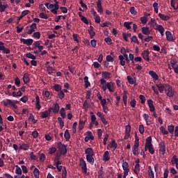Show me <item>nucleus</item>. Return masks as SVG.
Here are the masks:
<instances>
[{
	"label": "nucleus",
	"mask_w": 178,
	"mask_h": 178,
	"mask_svg": "<svg viewBox=\"0 0 178 178\" xmlns=\"http://www.w3.org/2000/svg\"><path fill=\"white\" fill-rule=\"evenodd\" d=\"M20 41L21 42H23L24 45H33V42H34V40L31 38H29V39L21 38Z\"/></svg>",
	"instance_id": "nucleus-7"
},
{
	"label": "nucleus",
	"mask_w": 178,
	"mask_h": 178,
	"mask_svg": "<svg viewBox=\"0 0 178 178\" xmlns=\"http://www.w3.org/2000/svg\"><path fill=\"white\" fill-rule=\"evenodd\" d=\"M35 108L38 109V111H40L41 109V104H40V97L36 95L35 97Z\"/></svg>",
	"instance_id": "nucleus-16"
},
{
	"label": "nucleus",
	"mask_w": 178,
	"mask_h": 178,
	"mask_svg": "<svg viewBox=\"0 0 178 178\" xmlns=\"http://www.w3.org/2000/svg\"><path fill=\"white\" fill-rule=\"evenodd\" d=\"M156 30H158V31H159L161 35H162V37H163V35H165V28H163V26L162 25H159L157 24L156 25Z\"/></svg>",
	"instance_id": "nucleus-14"
},
{
	"label": "nucleus",
	"mask_w": 178,
	"mask_h": 178,
	"mask_svg": "<svg viewBox=\"0 0 178 178\" xmlns=\"http://www.w3.org/2000/svg\"><path fill=\"white\" fill-rule=\"evenodd\" d=\"M122 169L123 170H130V169H129V163H127L124 161H123V163H122Z\"/></svg>",
	"instance_id": "nucleus-46"
},
{
	"label": "nucleus",
	"mask_w": 178,
	"mask_h": 178,
	"mask_svg": "<svg viewBox=\"0 0 178 178\" xmlns=\"http://www.w3.org/2000/svg\"><path fill=\"white\" fill-rule=\"evenodd\" d=\"M145 151H149L151 155H154L155 154V149H154V147H152V145H150L149 147L145 146Z\"/></svg>",
	"instance_id": "nucleus-17"
},
{
	"label": "nucleus",
	"mask_w": 178,
	"mask_h": 178,
	"mask_svg": "<svg viewBox=\"0 0 178 178\" xmlns=\"http://www.w3.org/2000/svg\"><path fill=\"white\" fill-rule=\"evenodd\" d=\"M29 13H30V10H25L22 11L19 18L23 19V17H24V16H26V15H29Z\"/></svg>",
	"instance_id": "nucleus-47"
},
{
	"label": "nucleus",
	"mask_w": 178,
	"mask_h": 178,
	"mask_svg": "<svg viewBox=\"0 0 178 178\" xmlns=\"http://www.w3.org/2000/svg\"><path fill=\"white\" fill-rule=\"evenodd\" d=\"M156 87L159 88V92L161 94H163V91H166V84L163 85L162 83L156 84Z\"/></svg>",
	"instance_id": "nucleus-11"
},
{
	"label": "nucleus",
	"mask_w": 178,
	"mask_h": 178,
	"mask_svg": "<svg viewBox=\"0 0 178 178\" xmlns=\"http://www.w3.org/2000/svg\"><path fill=\"white\" fill-rule=\"evenodd\" d=\"M171 162H172V163H173V164L175 163V165L178 163V159L176 158V156H173V157H172V160H171Z\"/></svg>",
	"instance_id": "nucleus-64"
},
{
	"label": "nucleus",
	"mask_w": 178,
	"mask_h": 178,
	"mask_svg": "<svg viewBox=\"0 0 178 178\" xmlns=\"http://www.w3.org/2000/svg\"><path fill=\"white\" fill-rule=\"evenodd\" d=\"M127 79L129 84L133 85V84H134V83H136V80L134 79V78L131 77V76H127Z\"/></svg>",
	"instance_id": "nucleus-40"
},
{
	"label": "nucleus",
	"mask_w": 178,
	"mask_h": 178,
	"mask_svg": "<svg viewBox=\"0 0 178 178\" xmlns=\"http://www.w3.org/2000/svg\"><path fill=\"white\" fill-rule=\"evenodd\" d=\"M109 148H111L113 152L116 151V149L118 148V143H116L115 140H112L111 143L107 145V149H109Z\"/></svg>",
	"instance_id": "nucleus-6"
},
{
	"label": "nucleus",
	"mask_w": 178,
	"mask_h": 178,
	"mask_svg": "<svg viewBox=\"0 0 178 178\" xmlns=\"http://www.w3.org/2000/svg\"><path fill=\"white\" fill-rule=\"evenodd\" d=\"M60 115L63 119H65L66 118V111H65V108H61L60 111Z\"/></svg>",
	"instance_id": "nucleus-44"
},
{
	"label": "nucleus",
	"mask_w": 178,
	"mask_h": 178,
	"mask_svg": "<svg viewBox=\"0 0 178 178\" xmlns=\"http://www.w3.org/2000/svg\"><path fill=\"white\" fill-rule=\"evenodd\" d=\"M29 148H30V146L26 143H23L19 146V149H24V151H27Z\"/></svg>",
	"instance_id": "nucleus-33"
},
{
	"label": "nucleus",
	"mask_w": 178,
	"mask_h": 178,
	"mask_svg": "<svg viewBox=\"0 0 178 178\" xmlns=\"http://www.w3.org/2000/svg\"><path fill=\"white\" fill-rule=\"evenodd\" d=\"M85 154L86 156H94V150L91 147H88L85 150Z\"/></svg>",
	"instance_id": "nucleus-21"
},
{
	"label": "nucleus",
	"mask_w": 178,
	"mask_h": 178,
	"mask_svg": "<svg viewBox=\"0 0 178 178\" xmlns=\"http://www.w3.org/2000/svg\"><path fill=\"white\" fill-rule=\"evenodd\" d=\"M55 152H56V147H53L49 149V154H50V155L55 154Z\"/></svg>",
	"instance_id": "nucleus-60"
},
{
	"label": "nucleus",
	"mask_w": 178,
	"mask_h": 178,
	"mask_svg": "<svg viewBox=\"0 0 178 178\" xmlns=\"http://www.w3.org/2000/svg\"><path fill=\"white\" fill-rule=\"evenodd\" d=\"M53 88L56 91V92H60L62 91V86L58 83L54 84Z\"/></svg>",
	"instance_id": "nucleus-29"
},
{
	"label": "nucleus",
	"mask_w": 178,
	"mask_h": 178,
	"mask_svg": "<svg viewBox=\"0 0 178 178\" xmlns=\"http://www.w3.org/2000/svg\"><path fill=\"white\" fill-rule=\"evenodd\" d=\"M151 145H152V137L149 136L146 139L145 147H149Z\"/></svg>",
	"instance_id": "nucleus-26"
},
{
	"label": "nucleus",
	"mask_w": 178,
	"mask_h": 178,
	"mask_svg": "<svg viewBox=\"0 0 178 178\" xmlns=\"http://www.w3.org/2000/svg\"><path fill=\"white\" fill-rule=\"evenodd\" d=\"M0 51H1L2 54H5L6 55H9V54H10V49L5 47V43L1 41H0Z\"/></svg>",
	"instance_id": "nucleus-2"
},
{
	"label": "nucleus",
	"mask_w": 178,
	"mask_h": 178,
	"mask_svg": "<svg viewBox=\"0 0 178 178\" xmlns=\"http://www.w3.org/2000/svg\"><path fill=\"white\" fill-rule=\"evenodd\" d=\"M168 130L170 134H173L175 133V125H169Z\"/></svg>",
	"instance_id": "nucleus-42"
},
{
	"label": "nucleus",
	"mask_w": 178,
	"mask_h": 178,
	"mask_svg": "<svg viewBox=\"0 0 178 178\" xmlns=\"http://www.w3.org/2000/svg\"><path fill=\"white\" fill-rule=\"evenodd\" d=\"M39 17H40V19H48V15L45 14L44 13H40L39 15Z\"/></svg>",
	"instance_id": "nucleus-56"
},
{
	"label": "nucleus",
	"mask_w": 178,
	"mask_h": 178,
	"mask_svg": "<svg viewBox=\"0 0 178 178\" xmlns=\"http://www.w3.org/2000/svg\"><path fill=\"white\" fill-rule=\"evenodd\" d=\"M118 58L120 60L121 66H125L126 65V61L124 60V56H123V55H120L118 56Z\"/></svg>",
	"instance_id": "nucleus-32"
},
{
	"label": "nucleus",
	"mask_w": 178,
	"mask_h": 178,
	"mask_svg": "<svg viewBox=\"0 0 178 178\" xmlns=\"http://www.w3.org/2000/svg\"><path fill=\"white\" fill-rule=\"evenodd\" d=\"M139 98L140 99L141 104H145L146 99H145V96H144V95H139Z\"/></svg>",
	"instance_id": "nucleus-61"
},
{
	"label": "nucleus",
	"mask_w": 178,
	"mask_h": 178,
	"mask_svg": "<svg viewBox=\"0 0 178 178\" xmlns=\"http://www.w3.org/2000/svg\"><path fill=\"white\" fill-rule=\"evenodd\" d=\"M159 148L162 155H163L164 154H166V144L165 143V141L161 140L159 143Z\"/></svg>",
	"instance_id": "nucleus-4"
},
{
	"label": "nucleus",
	"mask_w": 178,
	"mask_h": 178,
	"mask_svg": "<svg viewBox=\"0 0 178 178\" xmlns=\"http://www.w3.org/2000/svg\"><path fill=\"white\" fill-rule=\"evenodd\" d=\"M132 152L135 156H137L138 155V147H133Z\"/></svg>",
	"instance_id": "nucleus-58"
},
{
	"label": "nucleus",
	"mask_w": 178,
	"mask_h": 178,
	"mask_svg": "<svg viewBox=\"0 0 178 178\" xmlns=\"http://www.w3.org/2000/svg\"><path fill=\"white\" fill-rule=\"evenodd\" d=\"M57 97L59 98V99H63V98H65V92L63 90L58 92Z\"/></svg>",
	"instance_id": "nucleus-45"
},
{
	"label": "nucleus",
	"mask_w": 178,
	"mask_h": 178,
	"mask_svg": "<svg viewBox=\"0 0 178 178\" xmlns=\"http://www.w3.org/2000/svg\"><path fill=\"white\" fill-rule=\"evenodd\" d=\"M159 17H160L161 20H163V22H166L170 19L169 16L165 15L162 13H159Z\"/></svg>",
	"instance_id": "nucleus-24"
},
{
	"label": "nucleus",
	"mask_w": 178,
	"mask_h": 178,
	"mask_svg": "<svg viewBox=\"0 0 178 178\" xmlns=\"http://www.w3.org/2000/svg\"><path fill=\"white\" fill-rule=\"evenodd\" d=\"M106 59L107 62H113V60H114L113 57H112V56H111V55L106 56Z\"/></svg>",
	"instance_id": "nucleus-63"
},
{
	"label": "nucleus",
	"mask_w": 178,
	"mask_h": 178,
	"mask_svg": "<svg viewBox=\"0 0 178 178\" xmlns=\"http://www.w3.org/2000/svg\"><path fill=\"white\" fill-rule=\"evenodd\" d=\"M115 83H113V82H107L106 83V87L107 89L108 90V91H110V92H114L115 91Z\"/></svg>",
	"instance_id": "nucleus-9"
},
{
	"label": "nucleus",
	"mask_w": 178,
	"mask_h": 178,
	"mask_svg": "<svg viewBox=\"0 0 178 178\" xmlns=\"http://www.w3.org/2000/svg\"><path fill=\"white\" fill-rule=\"evenodd\" d=\"M83 80H84L86 88H88V87H90V86H91V83H90V81H88V76H86L83 78Z\"/></svg>",
	"instance_id": "nucleus-37"
},
{
	"label": "nucleus",
	"mask_w": 178,
	"mask_h": 178,
	"mask_svg": "<svg viewBox=\"0 0 178 178\" xmlns=\"http://www.w3.org/2000/svg\"><path fill=\"white\" fill-rule=\"evenodd\" d=\"M86 122H87V120H80L79 122V130H83V129H84V124H86Z\"/></svg>",
	"instance_id": "nucleus-30"
},
{
	"label": "nucleus",
	"mask_w": 178,
	"mask_h": 178,
	"mask_svg": "<svg viewBox=\"0 0 178 178\" xmlns=\"http://www.w3.org/2000/svg\"><path fill=\"white\" fill-rule=\"evenodd\" d=\"M33 175L35 178H40V170L35 168L33 170Z\"/></svg>",
	"instance_id": "nucleus-39"
},
{
	"label": "nucleus",
	"mask_w": 178,
	"mask_h": 178,
	"mask_svg": "<svg viewBox=\"0 0 178 178\" xmlns=\"http://www.w3.org/2000/svg\"><path fill=\"white\" fill-rule=\"evenodd\" d=\"M94 156H86V161L89 162L90 165H94Z\"/></svg>",
	"instance_id": "nucleus-31"
},
{
	"label": "nucleus",
	"mask_w": 178,
	"mask_h": 178,
	"mask_svg": "<svg viewBox=\"0 0 178 178\" xmlns=\"http://www.w3.org/2000/svg\"><path fill=\"white\" fill-rule=\"evenodd\" d=\"M79 165L81 167V169L83 172V173H87V163H86V161H84V159L81 158L79 160Z\"/></svg>",
	"instance_id": "nucleus-5"
},
{
	"label": "nucleus",
	"mask_w": 178,
	"mask_h": 178,
	"mask_svg": "<svg viewBox=\"0 0 178 178\" xmlns=\"http://www.w3.org/2000/svg\"><path fill=\"white\" fill-rule=\"evenodd\" d=\"M26 58H28L29 59H33V60H35V56H34L33 54H32L31 53H28L26 54Z\"/></svg>",
	"instance_id": "nucleus-49"
},
{
	"label": "nucleus",
	"mask_w": 178,
	"mask_h": 178,
	"mask_svg": "<svg viewBox=\"0 0 178 178\" xmlns=\"http://www.w3.org/2000/svg\"><path fill=\"white\" fill-rule=\"evenodd\" d=\"M144 131H145V130H144V125L143 124L139 125V133L140 134H144Z\"/></svg>",
	"instance_id": "nucleus-62"
},
{
	"label": "nucleus",
	"mask_w": 178,
	"mask_h": 178,
	"mask_svg": "<svg viewBox=\"0 0 178 178\" xmlns=\"http://www.w3.org/2000/svg\"><path fill=\"white\" fill-rule=\"evenodd\" d=\"M23 95V92H22L21 90H19L18 92H13V97H22Z\"/></svg>",
	"instance_id": "nucleus-43"
},
{
	"label": "nucleus",
	"mask_w": 178,
	"mask_h": 178,
	"mask_svg": "<svg viewBox=\"0 0 178 178\" xmlns=\"http://www.w3.org/2000/svg\"><path fill=\"white\" fill-rule=\"evenodd\" d=\"M151 30L149 27L143 26L142 28V33L143 34H145V35H149L151 34Z\"/></svg>",
	"instance_id": "nucleus-15"
},
{
	"label": "nucleus",
	"mask_w": 178,
	"mask_h": 178,
	"mask_svg": "<svg viewBox=\"0 0 178 178\" xmlns=\"http://www.w3.org/2000/svg\"><path fill=\"white\" fill-rule=\"evenodd\" d=\"M54 162L56 165H62V161H60V154H57L54 158Z\"/></svg>",
	"instance_id": "nucleus-27"
},
{
	"label": "nucleus",
	"mask_w": 178,
	"mask_h": 178,
	"mask_svg": "<svg viewBox=\"0 0 178 178\" xmlns=\"http://www.w3.org/2000/svg\"><path fill=\"white\" fill-rule=\"evenodd\" d=\"M111 76H112L111 72H102V79H104L105 80H109V79H111Z\"/></svg>",
	"instance_id": "nucleus-20"
},
{
	"label": "nucleus",
	"mask_w": 178,
	"mask_h": 178,
	"mask_svg": "<svg viewBox=\"0 0 178 178\" xmlns=\"http://www.w3.org/2000/svg\"><path fill=\"white\" fill-rule=\"evenodd\" d=\"M142 56L145 60H147V62H149V51L145 50L142 52Z\"/></svg>",
	"instance_id": "nucleus-8"
},
{
	"label": "nucleus",
	"mask_w": 178,
	"mask_h": 178,
	"mask_svg": "<svg viewBox=\"0 0 178 178\" xmlns=\"http://www.w3.org/2000/svg\"><path fill=\"white\" fill-rule=\"evenodd\" d=\"M148 174L149 178H154V171H152V168L151 166L148 167Z\"/></svg>",
	"instance_id": "nucleus-34"
},
{
	"label": "nucleus",
	"mask_w": 178,
	"mask_h": 178,
	"mask_svg": "<svg viewBox=\"0 0 178 178\" xmlns=\"http://www.w3.org/2000/svg\"><path fill=\"white\" fill-rule=\"evenodd\" d=\"M149 74L154 79V80H159V76H158V74L154 71H149Z\"/></svg>",
	"instance_id": "nucleus-22"
},
{
	"label": "nucleus",
	"mask_w": 178,
	"mask_h": 178,
	"mask_svg": "<svg viewBox=\"0 0 178 178\" xmlns=\"http://www.w3.org/2000/svg\"><path fill=\"white\" fill-rule=\"evenodd\" d=\"M30 27L31 29L28 31L27 34H33V33L35 31V29H37V24L33 23Z\"/></svg>",
	"instance_id": "nucleus-18"
},
{
	"label": "nucleus",
	"mask_w": 178,
	"mask_h": 178,
	"mask_svg": "<svg viewBox=\"0 0 178 178\" xmlns=\"http://www.w3.org/2000/svg\"><path fill=\"white\" fill-rule=\"evenodd\" d=\"M15 173L16 175H19L20 176H22V168H20V167H19V165H15Z\"/></svg>",
	"instance_id": "nucleus-48"
},
{
	"label": "nucleus",
	"mask_w": 178,
	"mask_h": 178,
	"mask_svg": "<svg viewBox=\"0 0 178 178\" xmlns=\"http://www.w3.org/2000/svg\"><path fill=\"white\" fill-rule=\"evenodd\" d=\"M153 8L154 9L155 13H158V10H159V6H158V3L154 2L153 3Z\"/></svg>",
	"instance_id": "nucleus-52"
},
{
	"label": "nucleus",
	"mask_w": 178,
	"mask_h": 178,
	"mask_svg": "<svg viewBox=\"0 0 178 178\" xmlns=\"http://www.w3.org/2000/svg\"><path fill=\"white\" fill-rule=\"evenodd\" d=\"M165 86L166 91H168L167 97H169V98H172L173 95H175V92H173V88H172V86H170V85L168 83L165 84Z\"/></svg>",
	"instance_id": "nucleus-3"
},
{
	"label": "nucleus",
	"mask_w": 178,
	"mask_h": 178,
	"mask_svg": "<svg viewBox=\"0 0 178 178\" xmlns=\"http://www.w3.org/2000/svg\"><path fill=\"white\" fill-rule=\"evenodd\" d=\"M64 137L66 141H69V140H70V134L69 133V129H66L65 131Z\"/></svg>",
	"instance_id": "nucleus-36"
},
{
	"label": "nucleus",
	"mask_w": 178,
	"mask_h": 178,
	"mask_svg": "<svg viewBox=\"0 0 178 178\" xmlns=\"http://www.w3.org/2000/svg\"><path fill=\"white\" fill-rule=\"evenodd\" d=\"M56 144L61 155H66L67 154V145L63 144L62 142H57Z\"/></svg>",
	"instance_id": "nucleus-1"
},
{
	"label": "nucleus",
	"mask_w": 178,
	"mask_h": 178,
	"mask_svg": "<svg viewBox=\"0 0 178 178\" xmlns=\"http://www.w3.org/2000/svg\"><path fill=\"white\" fill-rule=\"evenodd\" d=\"M8 8V4H2V1L0 0V12H5V9Z\"/></svg>",
	"instance_id": "nucleus-35"
},
{
	"label": "nucleus",
	"mask_w": 178,
	"mask_h": 178,
	"mask_svg": "<svg viewBox=\"0 0 178 178\" xmlns=\"http://www.w3.org/2000/svg\"><path fill=\"white\" fill-rule=\"evenodd\" d=\"M60 106H59V104L56 103L53 104V112L54 113H58V112H59V109H60Z\"/></svg>",
	"instance_id": "nucleus-25"
},
{
	"label": "nucleus",
	"mask_w": 178,
	"mask_h": 178,
	"mask_svg": "<svg viewBox=\"0 0 178 178\" xmlns=\"http://www.w3.org/2000/svg\"><path fill=\"white\" fill-rule=\"evenodd\" d=\"M109 159H111V156L109 155V152L106 151L103 155V161H104V162H108V161H109Z\"/></svg>",
	"instance_id": "nucleus-19"
},
{
	"label": "nucleus",
	"mask_w": 178,
	"mask_h": 178,
	"mask_svg": "<svg viewBox=\"0 0 178 178\" xmlns=\"http://www.w3.org/2000/svg\"><path fill=\"white\" fill-rule=\"evenodd\" d=\"M22 80L25 84H29V83H30V74L29 73H25Z\"/></svg>",
	"instance_id": "nucleus-13"
},
{
	"label": "nucleus",
	"mask_w": 178,
	"mask_h": 178,
	"mask_svg": "<svg viewBox=\"0 0 178 178\" xmlns=\"http://www.w3.org/2000/svg\"><path fill=\"white\" fill-rule=\"evenodd\" d=\"M41 114H42L41 118L42 119H45L48 118V116H49V114L48 113L47 111H44V112H42Z\"/></svg>",
	"instance_id": "nucleus-51"
},
{
	"label": "nucleus",
	"mask_w": 178,
	"mask_h": 178,
	"mask_svg": "<svg viewBox=\"0 0 178 178\" xmlns=\"http://www.w3.org/2000/svg\"><path fill=\"white\" fill-rule=\"evenodd\" d=\"M131 42H135V44H139L138 39L136 35L132 36V38H131Z\"/></svg>",
	"instance_id": "nucleus-57"
},
{
	"label": "nucleus",
	"mask_w": 178,
	"mask_h": 178,
	"mask_svg": "<svg viewBox=\"0 0 178 178\" xmlns=\"http://www.w3.org/2000/svg\"><path fill=\"white\" fill-rule=\"evenodd\" d=\"M147 104L149 108L150 112H155V106H154V102L152 101V99H148Z\"/></svg>",
	"instance_id": "nucleus-10"
},
{
	"label": "nucleus",
	"mask_w": 178,
	"mask_h": 178,
	"mask_svg": "<svg viewBox=\"0 0 178 178\" xmlns=\"http://www.w3.org/2000/svg\"><path fill=\"white\" fill-rule=\"evenodd\" d=\"M129 12L134 16H136V15H137V11H136V8H134V6L130 8Z\"/></svg>",
	"instance_id": "nucleus-54"
},
{
	"label": "nucleus",
	"mask_w": 178,
	"mask_h": 178,
	"mask_svg": "<svg viewBox=\"0 0 178 178\" xmlns=\"http://www.w3.org/2000/svg\"><path fill=\"white\" fill-rule=\"evenodd\" d=\"M140 22L143 23V24H147V22H148V18H147L145 16L140 17Z\"/></svg>",
	"instance_id": "nucleus-55"
},
{
	"label": "nucleus",
	"mask_w": 178,
	"mask_h": 178,
	"mask_svg": "<svg viewBox=\"0 0 178 178\" xmlns=\"http://www.w3.org/2000/svg\"><path fill=\"white\" fill-rule=\"evenodd\" d=\"M49 9H53L54 10H58L59 9V2H56L54 4H49Z\"/></svg>",
	"instance_id": "nucleus-23"
},
{
	"label": "nucleus",
	"mask_w": 178,
	"mask_h": 178,
	"mask_svg": "<svg viewBox=\"0 0 178 178\" xmlns=\"http://www.w3.org/2000/svg\"><path fill=\"white\" fill-rule=\"evenodd\" d=\"M135 175H138L140 173V165H136L134 170Z\"/></svg>",
	"instance_id": "nucleus-53"
},
{
	"label": "nucleus",
	"mask_w": 178,
	"mask_h": 178,
	"mask_svg": "<svg viewBox=\"0 0 178 178\" xmlns=\"http://www.w3.org/2000/svg\"><path fill=\"white\" fill-rule=\"evenodd\" d=\"M131 24H133L132 22H124V27H126V29H127V30H130V29H131Z\"/></svg>",
	"instance_id": "nucleus-38"
},
{
	"label": "nucleus",
	"mask_w": 178,
	"mask_h": 178,
	"mask_svg": "<svg viewBox=\"0 0 178 178\" xmlns=\"http://www.w3.org/2000/svg\"><path fill=\"white\" fill-rule=\"evenodd\" d=\"M160 131H161V133L164 135V136H167V134H169V131H166V129L165 128V127L161 126L160 127Z\"/></svg>",
	"instance_id": "nucleus-41"
},
{
	"label": "nucleus",
	"mask_w": 178,
	"mask_h": 178,
	"mask_svg": "<svg viewBox=\"0 0 178 178\" xmlns=\"http://www.w3.org/2000/svg\"><path fill=\"white\" fill-rule=\"evenodd\" d=\"M47 72L49 74H52V73H55L56 70L52 67H48Z\"/></svg>",
	"instance_id": "nucleus-59"
},
{
	"label": "nucleus",
	"mask_w": 178,
	"mask_h": 178,
	"mask_svg": "<svg viewBox=\"0 0 178 178\" xmlns=\"http://www.w3.org/2000/svg\"><path fill=\"white\" fill-rule=\"evenodd\" d=\"M66 177H67V170H66V167H63L62 178H66Z\"/></svg>",
	"instance_id": "nucleus-50"
},
{
	"label": "nucleus",
	"mask_w": 178,
	"mask_h": 178,
	"mask_svg": "<svg viewBox=\"0 0 178 178\" xmlns=\"http://www.w3.org/2000/svg\"><path fill=\"white\" fill-rule=\"evenodd\" d=\"M97 12L99 13H102L104 12V8H102V1L101 0H98L97 2Z\"/></svg>",
	"instance_id": "nucleus-12"
},
{
	"label": "nucleus",
	"mask_w": 178,
	"mask_h": 178,
	"mask_svg": "<svg viewBox=\"0 0 178 178\" xmlns=\"http://www.w3.org/2000/svg\"><path fill=\"white\" fill-rule=\"evenodd\" d=\"M165 35L168 41H172L173 40V35H172V33H170V31H167L165 32Z\"/></svg>",
	"instance_id": "nucleus-28"
}]
</instances>
